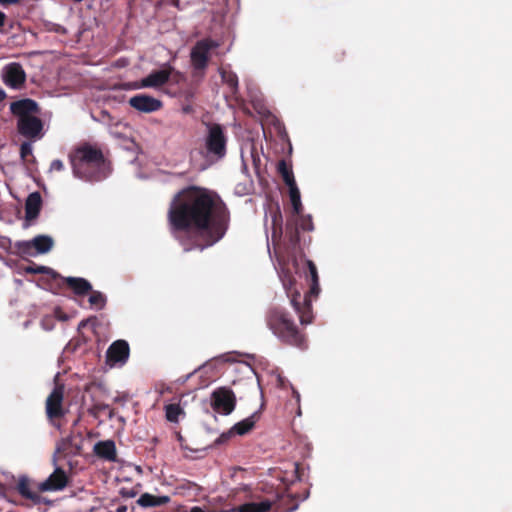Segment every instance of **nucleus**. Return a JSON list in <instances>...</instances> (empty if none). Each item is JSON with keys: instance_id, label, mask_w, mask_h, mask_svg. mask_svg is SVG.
<instances>
[{"instance_id": "obj_1", "label": "nucleus", "mask_w": 512, "mask_h": 512, "mask_svg": "<svg viewBox=\"0 0 512 512\" xmlns=\"http://www.w3.org/2000/svg\"><path fill=\"white\" fill-rule=\"evenodd\" d=\"M168 221L173 231L195 232L204 235V242L189 236L178 237L185 252L213 246L226 234L230 212L214 191L191 185L177 192L168 210Z\"/></svg>"}, {"instance_id": "obj_2", "label": "nucleus", "mask_w": 512, "mask_h": 512, "mask_svg": "<svg viewBox=\"0 0 512 512\" xmlns=\"http://www.w3.org/2000/svg\"><path fill=\"white\" fill-rule=\"evenodd\" d=\"M73 175L89 182L106 179L111 171V163L101 148L89 142L80 143L69 154Z\"/></svg>"}, {"instance_id": "obj_3", "label": "nucleus", "mask_w": 512, "mask_h": 512, "mask_svg": "<svg viewBox=\"0 0 512 512\" xmlns=\"http://www.w3.org/2000/svg\"><path fill=\"white\" fill-rule=\"evenodd\" d=\"M306 265V279L309 283V290L305 293L303 300H301V293L295 288V278L287 272L282 279L286 294L302 325H308L313 322L314 315L311 301L312 298H317L320 293L317 267L311 260H307Z\"/></svg>"}, {"instance_id": "obj_4", "label": "nucleus", "mask_w": 512, "mask_h": 512, "mask_svg": "<svg viewBox=\"0 0 512 512\" xmlns=\"http://www.w3.org/2000/svg\"><path fill=\"white\" fill-rule=\"evenodd\" d=\"M10 112L17 118V132L30 141L40 140L44 136V123L38 103L30 98L20 99L10 104Z\"/></svg>"}, {"instance_id": "obj_5", "label": "nucleus", "mask_w": 512, "mask_h": 512, "mask_svg": "<svg viewBox=\"0 0 512 512\" xmlns=\"http://www.w3.org/2000/svg\"><path fill=\"white\" fill-rule=\"evenodd\" d=\"M266 323L272 333L285 345L305 349L306 334L303 333L290 314L281 307H273L266 314Z\"/></svg>"}, {"instance_id": "obj_6", "label": "nucleus", "mask_w": 512, "mask_h": 512, "mask_svg": "<svg viewBox=\"0 0 512 512\" xmlns=\"http://www.w3.org/2000/svg\"><path fill=\"white\" fill-rule=\"evenodd\" d=\"M205 136L206 156L215 160L222 159L226 155L227 137L220 124H209Z\"/></svg>"}, {"instance_id": "obj_7", "label": "nucleus", "mask_w": 512, "mask_h": 512, "mask_svg": "<svg viewBox=\"0 0 512 512\" xmlns=\"http://www.w3.org/2000/svg\"><path fill=\"white\" fill-rule=\"evenodd\" d=\"M237 399L229 387L216 388L210 395V406L215 413L230 415L236 407Z\"/></svg>"}, {"instance_id": "obj_8", "label": "nucleus", "mask_w": 512, "mask_h": 512, "mask_svg": "<svg viewBox=\"0 0 512 512\" xmlns=\"http://www.w3.org/2000/svg\"><path fill=\"white\" fill-rule=\"evenodd\" d=\"M310 232L314 229L311 215L292 214L286 222L285 235L292 247H296L300 242L299 230Z\"/></svg>"}, {"instance_id": "obj_9", "label": "nucleus", "mask_w": 512, "mask_h": 512, "mask_svg": "<svg viewBox=\"0 0 512 512\" xmlns=\"http://www.w3.org/2000/svg\"><path fill=\"white\" fill-rule=\"evenodd\" d=\"M53 239L47 235H38L31 241H18L15 243L16 254L21 257L45 254L51 250Z\"/></svg>"}, {"instance_id": "obj_10", "label": "nucleus", "mask_w": 512, "mask_h": 512, "mask_svg": "<svg viewBox=\"0 0 512 512\" xmlns=\"http://www.w3.org/2000/svg\"><path fill=\"white\" fill-rule=\"evenodd\" d=\"M218 47V44L211 39H202L193 46L190 58L195 70L204 71L210 60V51Z\"/></svg>"}, {"instance_id": "obj_11", "label": "nucleus", "mask_w": 512, "mask_h": 512, "mask_svg": "<svg viewBox=\"0 0 512 512\" xmlns=\"http://www.w3.org/2000/svg\"><path fill=\"white\" fill-rule=\"evenodd\" d=\"M69 481L67 472L61 467H56L46 480L37 484V490L39 492L62 491L68 486Z\"/></svg>"}, {"instance_id": "obj_12", "label": "nucleus", "mask_w": 512, "mask_h": 512, "mask_svg": "<svg viewBox=\"0 0 512 512\" xmlns=\"http://www.w3.org/2000/svg\"><path fill=\"white\" fill-rule=\"evenodd\" d=\"M2 80L12 89H20L26 82V73L20 63L12 62L3 68Z\"/></svg>"}, {"instance_id": "obj_13", "label": "nucleus", "mask_w": 512, "mask_h": 512, "mask_svg": "<svg viewBox=\"0 0 512 512\" xmlns=\"http://www.w3.org/2000/svg\"><path fill=\"white\" fill-rule=\"evenodd\" d=\"M46 414L50 421L59 420L65 415L63 408V390L56 387L46 399Z\"/></svg>"}, {"instance_id": "obj_14", "label": "nucleus", "mask_w": 512, "mask_h": 512, "mask_svg": "<svg viewBox=\"0 0 512 512\" xmlns=\"http://www.w3.org/2000/svg\"><path fill=\"white\" fill-rule=\"evenodd\" d=\"M174 68L170 65H165L160 70L152 71L148 76L141 79L140 83L136 86L137 88H158L166 84Z\"/></svg>"}, {"instance_id": "obj_15", "label": "nucleus", "mask_w": 512, "mask_h": 512, "mask_svg": "<svg viewBox=\"0 0 512 512\" xmlns=\"http://www.w3.org/2000/svg\"><path fill=\"white\" fill-rule=\"evenodd\" d=\"M128 103L132 108L142 113L156 112L163 106L161 100L147 94L134 95Z\"/></svg>"}, {"instance_id": "obj_16", "label": "nucleus", "mask_w": 512, "mask_h": 512, "mask_svg": "<svg viewBox=\"0 0 512 512\" xmlns=\"http://www.w3.org/2000/svg\"><path fill=\"white\" fill-rule=\"evenodd\" d=\"M130 354L129 344L125 340H116L113 342L107 352V362L110 364L125 363Z\"/></svg>"}, {"instance_id": "obj_17", "label": "nucleus", "mask_w": 512, "mask_h": 512, "mask_svg": "<svg viewBox=\"0 0 512 512\" xmlns=\"http://www.w3.org/2000/svg\"><path fill=\"white\" fill-rule=\"evenodd\" d=\"M42 208V197L39 192H33L28 195L25 201V219L26 221L35 220Z\"/></svg>"}, {"instance_id": "obj_18", "label": "nucleus", "mask_w": 512, "mask_h": 512, "mask_svg": "<svg viewBox=\"0 0 512 512\" xmlns=\"http://www.w3.org/2000/svg\"><path fill=\"white\" fill-rule=\"evenodd\" d=\"M16 489L23 498L31 500L34 504H40L42 502L49 503V501L45 500L37 492L31 490L30 480L26 476L19 478Z\"/></svg>"}, {"instance_id": "obj_19", "label": "nucleus", "mask_w": 512, "mask_h": 512, "mask_svg": "<svg viewBox=\"0 0 512 512\" xmlns=\"http://www.w3.org/2000/svg\"><path fill=\"white\" fill-rule=\"evenodd\" d=\"M63 282L78 296H85L92 291L90 282L81 277H65Z\"/></svg>"}, {"instance_id": "obj_20", "label": "nucleus", "mask_w": 512, "mask_h": 512, "mask_svg": "<svg viewBox=\"0 0 512 512\" xmlns=\"http://www.w3.org/2000/svg\"><path fill=\"white\" fill-rule=\"evenodd\" d=\"M93 451L97 456L108 461H115L117 457L116 446L112 440L97 442Z\"/></svg>"}, {"instance_id": "obj_21", "label": "nucleus", "mask_w": 512, "mask_h": 512, "mask_svg": "<svg viewBox=\"0 0 512 512\" xmlns=\"http://www.w3.org/2000/svg\"><path fill=\"white\" fill-rule=\"evenodd\" d=\"M272 227H271V240L274 245H278L283 235V218L279 209L271 214Z\"/></svg>"}, {"instance_id": "obj_22", "label": "nucleus", "mask_w": 512, "mask_h": 512, "mask_svg": "<svg viewBox=\"0 0 512 512\" xmlns=\"http://www.w3.org/2000/svg\"><path fill=\"white\" fill-rule=\"evenodd\" d=\"M169 502V496H155L150 493L142 494L137 500V504L141 507H158L168 504Z\"/></svg>"}, {"instance_id": "obj_23", "label": "nucleus", "mask_w": 512, "mask_h": 512, "mask_svg": "<svg viewBox=\"0 0 512 512\" xmlns=\"http://www.w3.org/2000/svg\"><path fill=\"white\" fill-rule=\"evenodd\" d=\"M259 417L260 416L258 412L253 413L251 416L236 423L232 427V432L240 436L246 435L254 428L256 422L259 420Z\"/></svg>"}, {"instance_id": "obj_24", "label": "nucleus", "mask_w": 512, "mask_h": 512, "mask_svg": "<svg viewBox=\"0 0 512 512\" xmlns=\"http://www.w3.org/2000/svg\"><path fill=\"white\" fill-rule=\"evenodd\" d=\"M271 507L272 503L269 500L250 502L239 506L238 512H268Z\"/></svg>"}, {"instance_id": "obj_25", "label": "nucleus", "mask_w": 512, "mask_h": 512, "mask_svg": "<svg viewBox=\"0 0 512 512\" xmlns=\"http://www.w3.org/2000/svg\"><path fill=\"white\" fill-rule=\"evenodd\" d=\"M277 171L281 175L284 183L287 186L293 185L296 183L294 174L292 171V167L286 163L285 160H280L277 164Z\"/></svg>"}, {"instance_id": "obj_26", "label": "nucleus", "mask_w": 512, "mask_h": 512, "mask_svg": "<svg viewBox=\"0 0 512 512\" xmlns=\"http://www.w3.org/2000/svg\"><path fill=\"white\" fill-rule=\"evenodd\" d=\"M288 188H289L290 201L292 204V214H299L303 210L302 203H301L300 191H299L296 183L288 186Z\"/></svg>"}, {"instance_id": "obj_27", "label": "nucleus", "mask_w": 512, "mask_h": 512, "mask_svg": "<svg viewBox=\"0 0 512 512\" xmlns=\"http://www.w3.org/2000/svg\"><path fill=\"white\" fill-rule=\"evenodd\" d=\"M222 81L230 88L233 95L238 92V77L232 71L221 70L220 71Z\"/></svg>"}, {"instance_id": "obj_28", "label": "nucleus", "mask_w": 512, "mask_h": 512, "mask_svg": "<svg viewBox=\"0 0 512 512\" xmlns=\"http://www.w3.org/2000/svg\"><path fill=\"white\" fill-rule=\"evenodd\" d=\"M181 414H184V411L179 404L171 403L165 406V416L169 422L177 423Z\"/></svg>"}, {"instance_id": "obj_29", "label": "nucleus", "mask_w": 512, "mask_h": 512, "mask_svg": "<svg viewBox=\"0 0 512 512\" xmlns=\"http://www.w3.org/2000/svg\"><path fill=\"white\" fill-rule=\"evenodd\" d=\"M91 306L95 307L98 310H101L106 305V297L103 293L99 291H91L88 299Z\"/></svg>"}, {"instance_id": "obj_30", "label": "nucleus", "mask_w": 512, "mask_h": 512, "mask_svg": "<svg viewBox=\"0 0 512 512\" xmlns=\"http://www.w3.org/2000/svg\"><path fill=\"white\" fill-rule=\"evenodd\" d=\"M33 141H24L20 145V157L23 161H29V157L33 158V147H32Z\"/></svg>"}, {"instance_id": "obj_31", "label": "nucleus", "mask_w": 512, "mask_h": 512, "mask_svg": "<svg viewBox=\"0 0 512 512\" xmlns=\"http://www.w3.org/2000/svg\"><path fill=\"white\" fill-rule=\"evenodd\" d=\"M52 270L45 266H28L25 268V272L29 274H42V273H49Z\"/></svg>"}, {"instance_id": "obj_32", "label": "nucleus", "mask_w": 512, "mask_h": 512, "mask_svg": "<svg viewBox=\"0 0 512 512\" xmlns=\"http://www.w3.org/2000/svg\"><path fill=\"white\" fill-rule=\"evenodd\" d=\"M293 472H294L295 480L301 481L302 477L304 475V467L300 463L295 462Z\"/></svg>"}, {"instance_id": "obj_33", "label": "nucleus", "mask_w": 512, "mask_h": 512, "mask_svg": "<svg viewBox=\"0 0 512 512\" xmlns=\"http://www.w3.org/2000/svg\"><path fill=\"white\" fill-rule=\"evenodd\" d=\"M11 240L6 236L0 235V249L9 252L11 249Z\"/></svg>"}, {"instance_id": "obj_34", "label": "nucleus", "mask_w": 512, "mask_h": 512, "mask_svg": "<svg viewBox=\"0 0 512 512\" xmlns=\"http://www.w3.org/2000/svg\"><path fill=\"white\" fill-rule=\"evenodd\" d=\"M41 326L44 330H51L54 326V319L50 316H47V317H44L42 320H41Z\"/></svg>"}, {"instance_id": "obj_35", "label": "nucleus", "mask_w": 512, "mask_h": 512, "mask_svg": "<svg viewBox=\"0 0 512 512\" xmlns=\"http://www.w3.org/2000/svg\"><path fill=\"white\" fill-rule=\"evenodd\" d=\"M50 170L60 172L64 170V163L59 159L53 160L50 165Z\"/></svg>"}, {"instance_id": "obj_36", "label": "nucleus", "mask_w": 512, "mask_h": 512, "mask_svg": "<svg viewBox=\"0 0 512 512\" xmlns=\"http://www.w3.org/2000/svg\"><path fill=\"white\" fill-rule=\"evenodd\" d=\"M232 435H235V433H234V432H232V428H231L228 432H226V433H222V434L219 436V438L216 440V443H217V444H223V443H225L226 441H228Z\"/></svg>"}, {"instance_id": "obj_37", "label": "nucleus", "mask_w": 512, "mask_h": 512, "mask_svg": "<svg viewBox=\"0 0 512 512\" xmlns=\"http://www.w3.org/2000/svg\"><path fill=\"white\" fill-rule=\"evenodd\" d=\"M170 79H172L175 83H179L181 80L184 79V76L180 72L174 70L173 73L171 74Z\"/></svg>"}, {"instance_id": "obj_38", "label": "nucleus", "mask_w": 512, "mask_h": 512, "mask_svg": "<svg viewBox=\"0 0 512 512\" xmlns=\"http://www.w3.org/2000/svg\"><path fill=\"white\" fill-rule=\"evenodd\" d=\"M53 31L56 32V33H60V34H66L67 33V29L64 26L59 25V24H55L54 25Z\"/></svg>"}, {"instance_id": "obj_39", "label": "nucleus", "mask_w": 512, "mask_h": 512, "mask_svg": "<svg viewBox=\"0 0 512 512\" xmlns=\"http://www.w3.org/2000/svg\"><path fill=\"white\" fill-rule=\"evenodd\" d=\"M21 0H0V4L3 6L19 4Z\"/></svg>"}, {"instance_id": "obj_40", "label": "nucleus", "mask_w": 512, "mask_h": 512, "mask_svg": "<svg viewBox=\"0 0 512 512\" xmlns=\"http://www.w3.org/2000/svg\"><path fill=\"white\" fill-rule=\"evenodd\" d=\"M122 495L125 496V497H129V498H132L136 495V493L134 491H125V490H122Z\"/></svg>"}, {"instance_id": "obj_41", "label": "nucleus", "mask_w": 512, "mask_h": 512, "mask_svg": "<svg viewBox=\"0 0 512 512\" xmlns=\"http://www.w3.org/2000/svg\"><path fill=\"white\" fill-rule=\"evenodd\" d=\"M6 15L0 11V27H3L5 25Z\"/></svg>"}, {"instance_id": "obj_42", "label": "nucleus", "mask_w": 512, "mask_h": 512, "mask_svg": "<svg viewBox=\"0 0 512 512\" xmlns=\"http://www.w3.org/2000/svg\"><path fill=\"white\" fill-rule=\"evenodd\" d=\"M116 512H127V506L126 505H120L117 507Z\"/></svg>"}, {"instance_id": "obj_43", "label": "nucleus", "mask_w": 512, "mask_h": 512, "mask_svg": "<svg viewBox=\"0 0 512 512\" xmlns=\"http://www.w3.org/2000/svg\"><path fill=\"white\" fill-rule=\"evenodd\" d=\"M6 98V93L0 88V103Z\"/></svg>"}, {"instance_id": "obj_44", "label": "nucleus", "mask_w": 512, "mask_h": 512, "mask_svg": "<svg viewBox=\"0 0 512 512\" xmlns=\"http://www.w3.org/2000/svg\"><path fill=\"white\" fill-rule=\"evenodd\" d=\"M293 394H294V396H295V398H296L297 402H299V400H300V395H299V393H298L296 390H293Z\"/></svg>"}, {"instance_id": "obj_45", "label": "nucleus", "mask_w": 512, "mask_h": 512, "mask_svg": "<svg viewBox=\"0 0 512 512\" xmlns=\"http://www.w3.org/2000/svg\"><path fill=\"white\" fill-rule=\"evenodd\" d=\"M98 408L99 409H106V408H108V405H105V404L99 405Z\"/></svg>"}, {"instance_id": "obj_46", "label": "nucleus", "mask_w": 512, "mask_h": 512, "mask_svg": "<svg viewBox=\"0 0 512 512\" xmlns=\"http://www.w3.org/2000/svg\"><path fill=\"white\" fill-rule=\"evenodd\" d=\"M113 415H114V409H111L109 412V417L111 418V417H113Z\"/></svg>"}, {"instance_id": "obj_47", "label": "nucleus", "mask_w": 512, "mask_h": 512, "mask_svg": "<svg viewBox=\"0 0 512 512\" xmlns=\"http://www.w3.org/2000/svg\"><path fill=\"white\" fill-rule=\"evenodd\" d=\"M75 3H80L82 2L83 0H73Z\"/></svg>"}, {"instance_id": "obj_48", "label": "nucleus", "mask_w": 512, "mask_h": 512, "mask_svg": "<svg viewBox=\"0 0 512 512\" xmlns=\"http://www.w3.org/2000/svg\"><path fill=\"white\" fill-rule=\"evenodd\" d=\"M114 401H115V402H118V401H120V398H119V397H116Z\"/></svg>"}]
</instances>
